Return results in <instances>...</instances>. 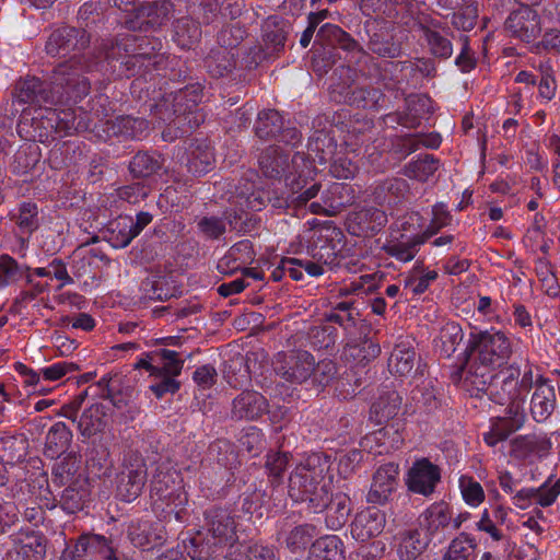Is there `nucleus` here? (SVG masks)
<instances>
[{"instance_id": "obj_1", "label": "nucleus", "mask_w": 560, "mask_h": 560, "mask_svg": "<svg viewBox=\"0 0 560 560\" xmlns=\"http://www.w3.org/2000/svg\"><path fill=\"white\" fill-rule=\"evenodd\" d=\"M513 353L511 339L501 331L471 334L465 350V362L453 373L454 382L485 385V380L497 376Z\"/></svg>"}, {"instance_id": "obj_23", "label": "nucleus", "mask_w": 560, "mask_h": 560, "mask_svg": "<svg viewBox=\"0 0 560 560\" xmlns=\"http://www.w3.org/2000/svg\"><path fill=\"white\" fill-rule=\"evenodd\" d=\"M557 406L556 390L549 380L539 377L530 399V415L533 419L542 423L553 413Z\"/></svg>"}, {"instance_id": "obj_26", "label": "nucleus", "mask_w": 560, "mask_h": 560, "mask_svg": "<svg viewBox=\"0 0 560 560\" xmlns=\"http://www.w3.org/2000/svg\"><path fill=\"white\" fill-rule=\"evenodd\" d=\"M14 549L21 560H44L46 556V538L35 530H23L11 535Z\"/></svg>"}, {"instance_id": "obj_38", "label": "nucleus", "mask_w": 560, "mask_h": 560, "mask_svg": "<svg viewBox=\"0 0 560 560\" xmlns=\"http://www.w3.org/2000/svg\"><path fill=\"white\" fill-rule=\"evenodd\" d=\"M401 406V397L395 390L386 392L372 404L370 418L376 424L387 422L397 416Z\"/></svg>"}, {"instance_id": "obj_64", "label": "nucleus", "mask_w": 560, "mask_h": 560, "mask_svg": "<svg viewBox=\"0 0 560 560\" xmlns=\"http://www.w3.org/2000/svg\"><path fill=\"white\" fill-rule=\"evenodd\" d=\"M516 431L517 429H514V427L503 420V418L495 417L490 420V429L488 432L483 433V441L488 446L494 447Z\"/></svg>"}, {"instance_id": "obj_48", "label": "nucleus", "mask_w": 560, "mask_h": 560, "mask_svg": "<svg viewBox=\"0 0 560 560\" xmlns=\"http://www.w3.org/2000/svg\"><path fill=\"white\" fill-rule=\"evenodd\" d=\"M201 37L200 22L190 18L178 19L174 24V39L182 48L189 49Z\"/></svg>"}, {"instance_id": "obj_14", "label": "nucleus", "mask_w": 560, "mask_h": 560, "mask_svg": "<svg viewBox=\"0 0 560 560\" xmlns=\"http://www.w3.org/2000/svg\"><path fill=\"white\" fill-rule=\"evenodd\" d=\"M63 560H91L101 558L104 560H118L113 541L103 535L82 534L73 545L68 547L62 555Z\"/></svg>"}, {"instance_id": "obj_29", "label": "nucleus", "mask_w": 560, "mask_h": 560, "mask_svg": "<svg viewBox=\"0 0 560 560\" xmlns=\"http://www.w3.org/2000/svg\"><path fill=\"white\" fill-rule=\"evenodd\" d=\"M316 40L327 44L331 47H338L350 55L349 60L359 54L363 47L346 31L335 24H324L317 32Z\"/></svg>"}, {"instance_id": "obj_13", "label": "nucleus", "mask_w": 560, "mask_h": 560, "mask_svg": "<svg viewBox=\"0 0 560 560\" xmlns=\"http://www.w3.org/2000/svg\"><path fill=\"white\" fill-rule=\"evenodd\" d=\"M153 220L149 212L141 211L136 218L119 215L105 228V237L114 248L127 247Z\"/></svg>"}, {"instance_id": "obj_31", "label": "nucleus", "mask_w": 560, "mask_h": 560, "mask_svg": "<svg viewBox=\"0 0 560 560\" xmlns=\"http://www.w3.org/2000/svg\"><path fill=\"white\" fill-rule=\"evenodd\" d=\"M79 478H86L81 471V456L74 452L58 459L51 468V482L56 487L72 485Z\"/></svg>"}, {"instance_id": "obj_28", "label": "nucleus", "mask_w": 560, "mask_h": 560, "mask_svg": "<svg viewBox=\"0 0 560 560\" xmlns=\"http://www.w3.org/2000/svg\"><path fill=\"white\" fill-rule=\"evenodd\" d=\"M13 97L22 104L55 103L51 90L37 77H25L16 81Z\"/></svg>"}, {"instance_id": "obj_9", "label": "nucleus", "mask_w": 560, "mask_h": 560, "mask_svg": "<svg viewBox=\"0 0 560 560\" xmlns=\"http://www.w3.org/2000/svg\"><path fill=\"white\" fill-rule=\"evenodd\" d=\"M148 479V468L142 456L131 453L124 458L122 469L117 476V497L132 502L140 497Z\"/></svg>"}, {"instance_id": "obj_43", "label": "nucleus", "mask_w": 560, "mask_h": 560, "mask_svg": "<svg viewBox=\"0 0 560 560\" xmlns=\"http://www.w3.org/2000/svg\"><path fill=\"white\" fill-rule=\"evenodd\" d=\"M28 442L22 434L0 438V458L8 465L23 462L27 455Z\"/></svg>"}, {"instance_id": "obj_54", "label": "nucleus", "mask_w": 560, "mask_h": 560, "mask_svg": "<svg viewBox=\"0 0 560 560\" xmlns=\"http://www.w3.org/2000/svg\"><path fill=\"white\" fill-rule=\"evenodd\" d=\"M27 266L20 265L8 254L0 256V289L16 284L24 279L25 272L30 271Z\"/></svg>"}, {"instance_id": "obj_33", "label": "nucleus", "mask_w": 560, "mask_h": 560, "mask_svg": "<svg viewBox=\"0 0 560 560\" xmlns=\"http://www.w3.org/2000/svg\"><path fill=\"white\" fill-rule=\"evenodd\" d=\"M417 362V352L411 342L400 341L390 353L388 369L393 374L407 376L411 374Z\"/></svg>"}, {"instance_id": "obj_35", "label": "nucleus", "mask_w": 560, "mask_h": 560, "mask_svg": "<svg viewBox=\"0 0 560 560\" xmlns=\"http://www.w3.org/2000/svg\"><path fill=\"white\" fill-rule=\"evenodd\" d=\"M366 47L369 52L380 58L396 59L402 54L400 43L395 40L394 35L386 30L371 33Z\"/></svg>"}, {"instance_id": "obj_4", "label": "nucleus", "mask_w": 560, "mask_h": 560, "mask_svg": "<svg viewBox=\"0 0 560 560\" xmlns=\"http://www.w3.org/2000/svg\"><path fill=\"white\" fill-rule=\"evenodd\" d=\"M329 459L313 453L295 466L289 477V495L295 502H306L314 512H323L330 501V485L325 481Z\"/></svg>"}, {"instance_id": "obj_8", "label": "nucleus", "mask_w": 560, "mask_h": 560, "mask_svg": "<svg viewBox=\"0 0 560 560\" xmlns=\"http://www.w3.org/2000/svg\"><path fill=\"white\" fill-rule=\"evenodd\" d=\"M520 371L513 369L512 365L506 371L497 372L495 377L485 380V385L463 384V387L470 393L471 396H478L483 393L488 398L498 404L505 405L508 401L523 397L518 384Z\"/></svg>"}, {"instance_id": "obj_22", "label": "nucleus", "mask_w": 560, "mask_h": 560, "mask_svg": "<svg viewBox=\"0 0 560 560\" xmlns=\"http://www.w3.org/2000/svg\"><path fill=\"white\" fill-rule=\"evenodd\" d=\"M268 400L256 390H243L232 401L231 417L234 420H256L267 413Z\"/></svg>"}, {"instance_id": "obj_42", "label": "nucleus", "mask_w": 560, "mask_h": 560, "mask_svg": "<svg viewBox=\"0 0 560 560\" xmlns=\"http://www.w3.org/2000/svg\"><path fill=\"white\" fill-rule=\"evenodd\" d=\"M38 207L35 202L24 201L19 205L11 220L15 222L21 235L31 236L40 225Z\"/></svg>"}, {"instance_id": "obj_34", "label": "nucleus", "mask_w": 560, "mask_h": 560, "mask_svg": "<svg viewBox=\"0 0 560 560\" xmlns=\"http://www.w3.org/2000/svg\"><path fill=\"white\" fill-rule=\"evenodd\" d=\"M408 192V184L402 178H389L375 186L372 197L380 206L394 207L405 198Z\"/></svg>"}, {"instance_id": "obj_46", "label": "nucleus", "mask_w": 560, "mask_h": 560, "mask_svg": "<svg viewBox=\"0 0 560 560\" xmlns=\"http://www.w3.org/2000/svg\"><path fill=\"white\" fill-rule=\"evenodd\" d=\"M283 118L276 109L262 110L255 124V133L261 140H275L283 127Z\"/></svg>"}, {"instance_id": "obj_51", "label": "nucleus", "mask_w": 560, "mask_h": 560, "mask_svg": "<svg viewBox=\"0 0 560 560\" xmlns=\"http://www.w3.org/2000/svg\"><path fill=\"white\" fill-rule=\"evenodd\" d=\"M463 337L462 327L455 322H448L441 328L438 340L435 341V347L441 355L450 358L456 351Z\"/></svg>"}, {"instance_id": "obj_44", "label": "nucleus", "mask_w": 560, "mask_h": 560, "mask_svg": "<svg viewBox=\"0 0 560 560\" xmlns=\"http://www.w3.org/2000/svg\"><path fill=\"white\" fill-rule=\"evenodd\" d=\"M289 26L285 21L277 16L268 18L262 25V39L268 48L273 51L283 49L288 37Z\"/></svg>"}, {"instance_id": "obj_15", "label": "nucleus", "mask_w": 560, "mask_h": 560, "mask_svg": "<svg viewBox=\"0 0 560 560\" xmlns=\"http://www.w3.org/2000/svg\"><path fill=\"white\" fill-rule=\"evenodd\" d=\"M504 31L510 37L529 44L541 33V18L536 10L521 7L509 14Z\"/></svg>"}, {"instance_id": "obj_36", "label": "nucleus", "mask_w": 560, "mask_h": 560, "mask_svg": "<svg viewBox=\"0 0 560 560\" xmlns=\"http://www.w3.org/2000/svg\"><path fill=\"white\" fill-rule=\"evenodd\" d=\"M72 441V432L63 422L54 423L47 434L44 447V455L51 459L59 458Z\"/></svg>"}, {"instance_id": "obj_47", "label": "nucleus", "mask_w": 560, "mask_h": 560, "mask_svg": "<svg viewBox=\"0 0 560 560\" xmlns=\"http://www.w3.org/2000/svg\"><path fill=\"white\" fill-rule=\"evenodd\" d=\"M350 498L343 493H337L334 498L330 495L328 503V514L326 516L327 526L331 529L341 528L347 522L351 512Z\"/></svg>"}, {"instance_id": "obj_40", "label": "nucleus", "mask_w": 560, "mask_h": 560, "mask_svg": "<svg viewBox=\"0 0 560 560\" xmlns=\"http://www.w3.org/2000/svg\"><path fill=\"white\" fill-rule=\"evenodd\" d=\"M163 166L158 152L139 151L129 162V172L133 178H147L156 174Z\"/></svg>"}, {"instance_id": "obj_52", "label": "nucleus", "mask_w": 560, "mask_h": 560, "mask_svg": "<svg viewBox=\"0 0 560 560\" xmlns=\"http://www.w3.org/2000/svg\"><path fill=\"white\" fill-rule=\"evenodd\" d=\"M243 254H247L248 259H252V243L249 241H242L234 244L228 254L219 260V271L222 273H232L241 269L242 266L247 262L246 260H241Z\"/></svg>"}, {"instance_id": "obj_5", "label": "nucleus", "mask_w": 560, "mask_h": 560, "mask_svg": "<svg viewBox=\"0 0 560 560\" xmlns=\"http://www.w3.org/2000/svg\"><path fill=\"white\" fill-rule=\"evenodd\" d=\"M150 498L153 510L161 512L164 518L174 516L178 522L184 521L188 498L179 471L159 465L150 481Z\"/></svg>"}, {"instance_id": "obj_20", "label": "nucleus", "mask_w": 560, "mask_h": 560, "mask_svg": "<svg viewBox=\"0 0 560 560\" xmlns=\"http://www.w3.org/2000/svg\"><path fill=\"white\" fill-rule=\"evenodd\" d=\"M398 465L388 463L382 465L373 475L372 485L368 493V502L385 504L395 492L398 483Z\"/></svg>"}, {"instance_id": "obj_12", "label": "nucleus", "mask_w": 560, "mask_h": 560, "mask_svg": "<svg viewBox=\"0 0 560 560\" xmlns=\"http://www.w3.org/2000/svg\"><path fill=\"white\" fill-rule=\"evenodd\" d=\"M420 529L434 546L446 541L452 533V508L441 501L429 505L419 516Z\"/></svg>"}, {"instance_id": "obj_53", "label": "nucleus", "mask_w": 560, "mask_h": 560, "mask_svg": "<svg viewBox=\"0 0 560 560\" xmlns=\"http://www.w3.org/2000/svg\"><path fill=\"white\" fill-rule=\"evenodd\" d=\"M338 323L347 332L349 341L371 340L372 324L365 317H327Z\"/></svg>"}, {"instance_id": "obj_21", "label": "nucleus", "mask_w": 560, "mask_h": 560, "mask_svg": "<svg viewBox=\"0 0 560 560\" xmlns=\"http://www.w3.org/2000/svg\"><path fill=\"white\" fill-rule=\"evenodd\" d=\"M386 525V514L372 506L359 512L352 524L351 535L357 541H368L381 535Z\"/></svg>"}, {"instance_id": "obj_30", "label": "nucleus", "mask_w": 560, "mask_h": 560, "mask_svg": "<svg viewBox=\"0 0 560 560\" xmlns=\"http://www.w3.org/2000/svg\"><path fill=\"white\" fill-rule=\"evenodd\" d=\"M258 165L265 177L280 179L290 168L289 154L279 147L270 145L260 153Z\"/></svg>"}, {"instance_id": "obj_11", "label": "nucleus", "mask_w": 560, "mask_h": 560, "mask_svg": "<svg viewBox=\"0 0 560 560\" xmlns=\"http://www.w3.org/2000/svg\"><path fill=\"white\" fill-rule=\"evenodd\" d=\"M330 96L335 102L352 107L380 110L384 107L386 95L375 86H351L347 82L331 88Z\"/></svg>"}, {"instance_id": "obj_2", "label": "nucleus", "mask_w": 560, "mask_h": 560, "mask_svg": "<svg viewBox=\"0 0 560 560\" xmlns=\"http://www.w3.org/2000/svg\"><path fill=\"white\" fill-rule=\"evenodd\" d=\"M202 529L183 539L184 550L192 560L224 555L241 560L233 551L238 545L235 515L228 508L211 506L203 512Z\"/></svg>"}, {"instance_id": "obj_16", "label": "nucleus", "mask_w": 560, "mask_h": 560, "mask_svg": "<svg viewBox=\"0 0 560 560\" xmlns=\"http://www.w3.org/2000/svg\"><path fill=\"white\" fill-rule=\"evenodd\" d=\"M91 42L90 34L82 28L63 26L55 30L48 37L45 50L51 57H65L85 49Z\"/></svg>"}, {"instance_id": "obj_50", "label": "nucleus", "mask_w": 560, "mask_h": 560, "mask_svg": "<svg viewBox=\"0 0 560 560\" xmlns=\"http://www.w3.org/2000/svg\"><path fill=\"white\" fill-rule=\"evenodd\" d=\"M205 66L210 75L221 78L235 68L234 54L222 49H211L205 59Z\"/></svg>"}, {"instance_id": "obj_19", "label": "nucleus", "mask_w": 560, "mask_h": 560, "mask_svg": "<svg viewBox=\"0 0 560 560\" xmlns=\"http://www.w3.org/2000/svg\"><path fill=\"white\" fill-rule=\"evenodd\" d=\"M419 30L434 58L446 60L452 57L453 44L450 39L452 32L448 27H444L440 21L432 20L429 23H420Z\"/></svg>"}, {"instance_id": "obj_63", "label": "nucleus", "mask_w": 560, "mask_h": 560, "mask_svg": "<svg viewBox=\"0 0 560 560\" xmlns=\"http://www.w3.org/2000/svg\"><path fill=\"white\" fill-rule=\"evenodd\" d=\"M246 35L247 32L243 26L238 24L226 25L217 35L218 49L232 52L244 40Z\"/></svg>"}, {"instance_id": "obj_62", "label": "nucleus", "mask_w": 560, "mask_h": 560, "mask_svg": "<svg viewBox=\"0 0 560 560\" xmlns=\"http://www.w3.org/2000/svg\"><path fill=\"white\" fill-rule=\"evenodd\" d=\"M89 129V125L82 114L77 115L73 110H62L57 115L56 130L66 136L73 132H82Z\"/></svg>"}, {"instance_id": "obj_45", "label": "nucleus", "mask_w": 560, "mask_h": 560, "mask_svg": "<svg viewBox=\"0 0 560 560\" xmlns=\"http://www.w3.org/2000/svg\"><path fill=\"white\" fill-rule=\"evenodd\" d=\"M342 541L336 535L316 539L311 547L310 560H342Z\"/></svg>"}, {"instance_id": "obj_61", "label": "nucleus", "mask_w": 560, "mask_h": 560, "mask_svg": "<svg viewBox=\"0 0 560 560\" xmlns=\"http://www.w3.org/2000/svg\"><path fill=\"white\" fill-rule=\"evenodd\" d=\"M315 535V526L310 524L299 525L288 534L285 545L292 552L305 550Z\"/></svg>"}, {"instance_id": "obj_10", "label": "nucleus", "mask_w": 560, "mask_h": 560, "mask_svg": "<svg viewBox=\"0 0 560 560\" xmlns=\"http://www.w3.org/2000/svg\"><path fill=\"white\" fill-rule=\"evenodd\" d=\"M272 366L282 380L302 384L312 375L314 357L306 350L280 351L275 355Z\"/></svg>"}, {"instance_id": "obj_49", "label": "nucleus", "mask_w": 560, "mask_h": 560, "mask_svg": "<svg viewBox=\"0 0 560 560\" xmlns=\"http://www.w3.org/2000/svg\"><path fill=\"white\" fill-rule=\"evenodd\" d=\"M249 361L250 357L237 355L225 365L224 378L231 387L238 388L250 381Z\"/></svg>"}, {"instance_id": "obj_41", "label": "nucleus", "mask_w": 560, "mask_h": 560, "mask_svg": "<svg viewBox=\"0 0 560 560\" xmlns=\"http://www.w3.org/2000/svg\"><path fill=\"white\" fill-rule=\"evenodd\" d=\"M308 155H312L319 164L331 161L335 156L337 143L325 130H316L308 140Z\"/></svg>"}, {"instance_id": "obj_60", "label": "nucleus", "mask_w": 560, "mask_h": 560, "mask_svg": "<svg viewBox=\"0 0 560 560\" xmlns=\"http://www.w3.org/2000/svg\"><path fill=\"white\" fill-rule=\"evenodd\" d=\"M167 103L168 100H164L162 104L158 105V110L162 120L174 122L177 127L187 124L190 129L197 128L203 121V116L199 115L195 109L191 112H185V114L170 112Z\"/></svg>"}, {"instance_id": "obj_25", "label": "nucleus", "mask_w": 560, "mask_h": 560, "mask_svg": "<svg viewBox=\"0 0 560 560\" xmlns=\"http://www.w3.org/2000/svg\"><path fill=\"white\" fill-rule=\"evenodd\" d=\"M148 128L149 124L144 118L132 116H117L103 122V132L108 138L141 139Z\"/></svg>"}, {"instance_id": "obj_57", "label": "nucleus", "mask_w": 560, "mask_h": 560, "mask_svg": "<svg viewBox=\"0 0 560 560\" xmlns=\"http://www.w3.org/2000/svg\"><path fill=\"white\" fill-rule=\"evenodd\" d=\"M214 162V153L209 144L197 143L190 151L188 160L189 171L196 175H202L210 171Z\"/></svg>"}, {"instance_id": "obj_7", "label": "nucleus", "mask_w": 560, "mask_h": 560, "mask_svg": "<svg viewBox=\"0 0 560 560\" xmlns=\"http://www.w3.org/2000/svg\"><path fill=\"white\" fill-rule=\"evenodd\" d=\"M310 156L304 152H296L291 158L290 168H292V172L287 177L290 194L284 199L288 208H302L320 191L322 184L315 182L312 177L315 174V159L311 160Z\"/></svg>"}, {"instance_id": "obj_58", "label": "nucleus", "mask_w": 560, "mask_h": 560, "mask_svg": "<svg viewBox=\"0 0 560 560\" xmlns=\"http://www.w3.org/2000/svg\"><path fill=\"white\" fill-rule=\"evenodd\" d=\"M440 162L432 154H424L406 165L405 174L419 182H427L439 168Z\"/></svg>"}, {"instance_id": "obj_59", "label": "nucleus", "mask_w": 560, "mask_h": 560, "mask_svg": "<svg viewBox=\"0 0 560 560\" xmlns=\"http://www.w3.org/2000/svg\"><path fill=\"white\" fill-rule=\"evenodd\" d=\"M102 409V406L96 404L82 412L78 421V429L83 436L90 438L102 430L104 416Z\"/></svg>"}, {"instance_id": "obj_37", "label": "nucleus", "mask_w": 560, "mask_h": 560, "mask_svg": "<svg viewBox=\"0 0 560 560\" xmlns=\"http://www.w3.org/2000/svg\"><path fill=\"white\" fill-rule=\"evenodd\" d=\"M202 97L203 93L200 84H190L168 95L166 98L168 100L167 108H170V112L185 114V112L196 109Z\"/></svg>"}, {"instance_id": "obj_39", "label": "nucleus", "mask_w": 560, "mask_h": 560, "mask_svg": "<svg viewBox=\"0 0 560 560\" xmlns=\"http://www.w3.org/2000/svg\"><path fill=\"white\" fill-rule=\"evenodd\" d=\"M398 539L397 553L400 560L417 559L431 544L425 535L421 537L419 529L404 530Z\"/></svg>"}, {"instance_id": "obj_6", "label": "nucleus", "mask_w": 560, "mask_h": 560, "mask_svg": "<svg viewBox=\"0 0 560 560\" xmlns=\"http://www.w3.org/2000/svg\"><path fill=\"white\" fill-rule=\"evenodd\" d=\"M97 66L85 55H74L70 59L58 63L49 77L50 90L55 103H77L85 97L91 90L90 80L83 74Z\"/></svg>"}, {"instance_id": "obj_17", "label": "nucleus", "mask_w": 560, "mask_h": 560, "mask_svg": "<svg viewBox=\"0 0 560 560\" xmlns=\"http://www.w3.org/2000/svg\"><path fill=\"white\" fill-rule=\"evenodd\" d=\"M440 480V467L428 458H421L412 464L407 474L406 483L411 492L429 497L435 491Z\"/></svg>"}, {"instance_id": "obj_18", "label": "nucleus", "mask_w": 560, "mask_h": 560, "mask_svg": "<svg viewBox=\"0 0 560 560\" xmlns=\"http://www.w3.org/2000/svg\"><path fill=\"white\" fill-rule=\"evenodd\" d=\"M380 353V345L372 340L349 341L343 348L342 358L353 374V382L357 388L363 384L361 376H358L360 370L364 369Z\"/></svg>"}, {"instance_id": "obj_55", "label": "nucleus", "mask_w": 560, "mask_h": 560, "mask_svg": "<svg viewBox=\"0 0 560 560\" xmlns=\"http://www.w3.org/2000/svg\"><path fill=\"white\" fill-rule=\"evenodd\" d=\"M291 459L289 452H270L266 455L265 470L272 487L282 482L283 474Z\"/></svg>"}, {"instance_id": "obj_32", "label": "nucleus", "mask_w": 560, "mask_h": 560, "mask_svg": "<svg viewBox=\"0 0 560 560\" xmlns=\"http://www.w3.org/2000/svg\"><path fill=\"white\" fill-rule=\"evenodd\" d=\"M90 497L88 478H79L72 485H67L59 498L60 508L68 514L82 511Z\"/></svg>"}, {"instance_id": "obj_27", "label": "nucleus", "mask_w": 560, "mask_h": 560, "mask_svg": "<svg viewBox=\"0 0 560 560\" xmlns=\"http://www.w3.org/2000/svg\"><path fill=\"white\" fill-rule=\"evenodd\" d=\"M550 448V441L536 434L518 435L511 441V455L521 460L545 457Z\"/></svg>"}, {"instance_id": "obj_3", "label": "nucleus", "mask_w": 560, "mask_h": 560, "mask_svg": "<svg viewBox=\"0 0 560 560\" xmlns=\"http://www.w3.org/2000/svg\"><path fill=\"white\" fill-rule=\"evenodd\" d=\"M100 48L106 61L119 62L118 73L127 78L161 74L170 63V57L161 52L162 43L158 38L128 35L116 42H103Z\"/></svg>"}, {"instance_id": "obj_56", "label": "nucleus", "mask_w": 560, "mask_h": 560, "mask_svg": "<svg viewBox=\"0 0 560 560\" xmlns=\"http://www.w3.org/2000/svg\"><path fill=\"white\" fill-rule=\"evenodd\" d=\"M475 549V538L466 533H462L451 541L447 551L443 556V560H476Z\"/></svg>"}, {"instance_id": "obj_24", "label": "nucleus", "mask_w": 560, "mask_h": 560, "mask_svg": "<svg viewBox=\"0 0 560 560\" xmlns=\"http://www.w3.org/2000/svg\"><path fill=\"white\" fill-rule=\"evenodd\" d=\"M173 11L171 0H160L140 5L136 12V21H126L130 28L148 30L164 24Z\"/></svg>"}]
</instances>
